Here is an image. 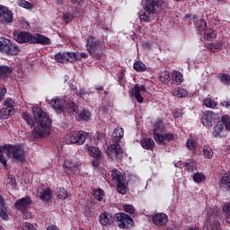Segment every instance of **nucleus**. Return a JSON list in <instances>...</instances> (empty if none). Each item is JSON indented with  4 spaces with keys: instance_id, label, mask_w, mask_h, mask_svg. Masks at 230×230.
Wrapping results in <instances>:
<instances>
[{
    "instance_id": "f257e3e1",
    "label": "nucleus",
    "mask_w": 230,
    "mask_h": 230,
    "mask_svg": "<svg viewBox=\"0 0 230 230\" xmlns=\"http://www.w3.org/2000/svg\"><path fill=\"white\" fill-rule=\"evenodd\" d=\"M32 113L33 116L27 111L23 112L22 119L31 128H33L31 130V137L33 141H35V139H42L49 135V130L51 129V119L40 107H34L32 109ZM35 122L37 123V127H35Z\"/></svg>"
},
{
    "instance_id": "f03ea898",
    "label": "nucleus",
    "mask_w": 230,
    "mask_h": 230,
    "mask_svg": "<svg viewBox=\"0 0 230 230\" xmlns=\"http://www.w3.org/2000/svg\"><path fill=\"white\" fill-rule=\"evenodd\" d=\"M3 152H5L7 157L20 161V163L24 161V149L21 145L5 144L0 146V163L4 168L8 166V161L4 158Z\"/></svg>"
},
{
    "instance_id": "7ed1b4c3",
    "label": "nucleus",
    "mask_w": 230,
    "mask_h": 230,
    "mask_svg": "<svg viewBox=\"0 0 230 230\" xmlns=\"http://www.w3.org/2000/svg\"><path fill=\"white\" fill-rule=\"evenodd\" d=\"M164 1L163 0H145L143 4L144 12L138 13V17L141 22H150L152 21V15L159 13L161 8H163Z\"/></svg>"
},
{
    "instance_id": "20e7f679",
    "label": "nucleus",
    "mask_w": 230,
    "mask_h": 230,
    "mask_svg": "<svg viewBox=\"0 0 230 230\" xmlns=\"http://www.w3.org/2000/svg\"><path fill=\"white\" fill-rule=\"evenodd\" d=\"M86 50L91 57H93L96 60H100L103 55V42L100 39L89 35L86 39Z\"/></svg>"
},
{
    "instance_id": "39448f33",
    "label": "nucleus",
    "mask_w": 230,
    "mask_h": 230,
    "mask_svg": "<svg viewBox=\"0 0 230 230\" xmlns=\"http://www.w3.org/2000/svg\"><path fill=\"white\" fill-rule=\"evenodd\" d=\"M19 46L15 43L12 42L10 40L1 37L0 38V52L4 53L5 55L15 56L19 55Z\"/></svg>"
},
{
    "instance_id": "423d86ee",
    "label": "nucleus",
    "mask_w": 230,
    "mask_h": 230,
    "mask_svg": "<svg viewBox=\"0 0 230 230\" xmlns=\"http://www.w3.org/2000/svg\"><path fill=\"white\" fill-rule=\"evenodd\" d=\"M111 178L117 181V190L120 195H127V185L125 184V176L118 169L111 170Z\"/></svg>"
},
{
    "instance_id": "0eeeda50",
    "label": "nucleus",
    "mask_w": 230,
    "mask_h": 230,
    "mask_svg": "<svg viewBox=\"0 0 230 230\" xmlns=\"http://www.w3.org/2000/svg\"><path fill=\"white\" fill-rule=\"evenodd\" d=\"M115 222H119L118 225L119 229H128L134 227V219L125 213H117L114 216Z\"/></svg>"
},
{
    "instance_id": "6e6552de",
    "label": "nucleus",
    "mask_w": 230,
    "mask_h": 230,
    "mask_svg": "<svg viewBox=\"0 0 230 230\" xmlns=\"http://www.w3.org/2000/svg\"><path fill=\"white\" fill-rule=\"evenodd\" d=\"M15 102L8 98L4 100V107L0 110V119H8L15 112Z\"/></svg>"
},
{
    "instance_id": "1a4fd4ad",
    "label": "nucleus",
    "mask_w": 230,
    "mask_h": 230,
    "mask_svg": "<svg viewBox=\"0 0 230 230\" xmlns=\"http://www.w3.org/2000/svg\"><path fill=\"white\" fill-rule=\"evenodd\" d=\"M87 136L84 131H72L66 138V143L68 145H84Z\"/></svg>"
},
{
    "instance_id": "9d476101",
    "label": "nucleus",
    "mask_w": 230,
    "mask_h": 230,
    "mask_svg": "<svg viewBox=\"0 0 230 230\" xmlns=\"http://www.w3.org/2000/svg\"><path fill=\"white\" fill-rule=\"evenodd\" d=\"M33 34L26 31H13V39L18 44H31Z\"/></svg>"
},
{
    "instance_id": "9b49d317",
    "label": "nucleus",
    "mask_w": 230,
    "mask_h": 230,
    "mask_svg": "<svg viewBox=\"0 0 230 230\" xmlns=\"http://www.w3.org/2000/svg\"><path fill=\"white\" fill-rule=\"evenodd\" d=\"M32 203L31 198L30 196H25L14 202V208L17 211H20L22 215H26Z\"/></svg>"
},
{
    "instance_id": "f8f14e48",
    "label": "nucleus",
    "mask_w": 230,
    "mask_h": 230,
    "mask_svg": "<svg viewBox=\"0 0 230 230\" xmlns=\"http://www.w3.org/2000/svg\"><path fill=\"white\" fill-rule=\"evenodd\" d=\"M0 22L1 24H12L13 22V13L4 5H0Z\"/></svg>"
},
{
    "instance_id": "ddd939ff",
    "label": "nucleus",
    "mask_w": 230,
    "mask_h": 230,
    "mask_svg": "<svg viewBox=\"0 0 230 230\" xmlns=\"http://www.w3.org/2000/svg\"><path fill=\"white\" fill-rule=\"evenodd\" d=\"M151 220L154 226L156 227H163V226H166L168 224V215L165 213H155L151 216Z\"/></svg>"
},
{
    "instance_id": "4468645a",
    "label": "nucleus",
    "mask_w": 230,
    "mask_h": 230,
    "mask_svg": "<svg viewBox=\"0 0 230 230\" xmlns=\"http://www.w3.org/2000/svg\"><path fill=\"white\" fill-rule=\"evenodd\" d=\"M208 222L210 227V230H218L220 227V221H218V213L215 209H210L208 212Z\"/></svg>"
},
{
    "instance_id": "2eb2a0df",
    "label": "nucleus",
    "mask_w": 230,
    "mask_h": 230,
    "mask_svg": "<svg viewBox=\"0 0 230 230\" xmlns=\"http://www.w3.org/2000/svg\"><path fill=\"white\" fill-rule=\"evenodd\" d=\"M121 154H123V149L121 148V146H119V143L113 142L110 144L108 146V155L111 159H119Z\"/></svg>"
},
{
    "instance_id": "dca6fc26",
    "label": "nucleus",
    "mask_w": 230,
    "mask_h": 230,
    "mask_svg": "<svg viewBox=\"0 0 230 230\" xmlns=\"http://www.w3.org/2000/svg\"><path fill=\"white\" fill-rule=\"evenodd\" d=\"M217 121H218V118L213 111H207L201 117V123L204 127H213Z\"/></svg>"
},
{
    "instance_id": "f3484780",
    "label": "nucleus",
    "mask_w": 230,
    "mask_h": 230,
    "mask_svg": "<svg viewBox=\"0 0 230 230\" xmlns=\"http://www.w3.org/2000/svg\"><path fill=\"white\" fill-rule=\"evenodd\" d=\"M154 138L156 143H159V145H167L170 141H173L175 137L172 133L161 135L157 133V131H154Z\"/></svg>"
},
{
    "instance_id": "a211bd4d",
    "label": "nucleus",
    "mask_w": 230,
    "mask_h": 230,
    "mask_svg": "<svg viewBox=\"0 0 230 230\" xmlns=\"http://www.w3.org/2000/svg\"><path fill=\"white\" fill-rule=\"evenodd\" d=\"M64 172L66 175H76L79 173L80 168L78 167V164L73 163L69 160L65 161L63 164Z\"/></svg>"
},
{
    "instance_id": "6ab92c4d",
    "label": "nucleus",
    "mask_w": 230,
    "mask_h": 230,
    "mask_svg": "<svg viewBox=\"0 0 230 230\" xmlns=\"http://www.w3.org/2000/svg\"><path fill=\"white\" fill-rule=\"evenodd\" d=\"M141 93H146V86H145L144 84H135V86L131 89V94L136 98L138 103H143V102H145V99L143 98V95H141Z\"/></svg>"
},
{
    "instance_id": "aec40b11",
    "label": "nucleus",
    "mask_w": 230,
    "mask_h": 230,
    "mask_svg": "<svg viewBox=\"0 0 230 230\" xmlns=\"http://www.w3.org/2000/svg\"><path fill=\"white\" fill-rule=\"evenodd\" d=\"M114 217H112V214L108 212H103L99 216V222L101 226H112L114 224Z\"/></svg>"
},
{
    "instance_id": "412c9836",
    "label": "nucleus",
    "mask_w": 230,
    "mask_h": 230,
    "mask_svg": "<svg viewBox=\"0 0 230 230\" xmlns=\"http://www.w3.org/2000/svg\"><path fill=\"white\" fill-rule=\"evenodd\" d=\"M31 44H41V46H49L51 44V40L49 38L43 36L42 34H32Z\"/></svg>"
},
{
    "instance_id": "4be33fe9",
    "label": "nucleus",
    "mask_w": 230,
    "mask_h": 230,
    "mask_svg": "<svg viewBox=\"0 0 230 230\" xmlns=\"http://www.w3.org/2000/svg\"><path fill=\"white\" fill-rule=\"evenodd\" d=\"M219 190L222 191H230V172H226L219 182Z\"/></svg>"
},
{
    "instance_id": "5701e85b",
    "label": "nucleus",
    "mask_w": 230,
    "mask_h": 230,
    "mask_svg": "<svg viewBox=\"0 0 230 230\" xmlns=\"http://www.w3.org/2000/svg\"><path fill=\"white\" fill-rule=\"evenodd\" d=\"M0 217L3 220H8V205L4 201V198L0 195Z\"/></svg>"
},
{
    "instance_id": "b1692460",
    "label": "nucleus",
    "mask_w": 230,
    "mask_h": 230,
    "mask_svg": "<svg viewBox=\"0 0 230 230\" xmlns=\"http://www.w3.org/2000/svg\"><path fill=\"white\" fill-rule=\"evenodd\" d=\"M50 105L55 111H58V112H64L66 111V101H64V99L52 100Z\"/></svg>"
},
{
    "instance_id": "393cba45",
    "label": "nucleus",
    "mask_w": 230,
    "mask_h": 230,
    "mask_svg": "<svg viewBox=\"0 0 230 230\" xmlns=\"http://www.w3.org/2000/svg\"><path fill=\"white\" fill-rule=\"evenodd\" d=\"M40 199L43 202H49V200L53 199V190H51V188L48 187L43 190V191L40 192Z\"/></svg>"
},
{
    "instance_id": "a878e982",
    "label": "nucleus",
    "mask_w": 230,
    "mask_h": 230,
    "mask_svg": "<svg viewBox=\"0 0 230 230\" xmlns=\"http://www.w3.org/2000/svg\"><path fill=\"white\" fill-rule=\"evenodd\" d=\"M112 136V143H119V141H121V139L123 138V136H125V131L123 130V128L117 127L113 131Z\"/></svg>"
},
{
    "instance_id": "bb28decb",
    "label": "nucleus",
    "mask_w": 230,
    "mask_h": 230,
    "mask_svg": "<svg viewBox=\"0 0 230 230\" xmlns=\"http://www.w3.org/2000/svg\"><path fill=\"white\" fill-rule=\"evenodd\" d=\"M141 146L145 150H154L155 148V142L150 137H146L141 140Z\"/></svg>"
},
{
    "instance_id": "cd10ccee",
    "label": "nucleus",
    "mask_w": 230,
    "mask_h": 230,
    "mask_svg": "<svg viewBox=\"0 0 230 230\" xmlns=\"http://www.w3.org/2000/svg\"><path fill=\"white\" fill-rule=\"evenodd\" d=\"M65 105L68 114H78V105H76L73 101H68L66 103L65 102Z\"/></svg>"
},
{
    "instance_id": "c85d7f7f",
    "label": "nucleus",
    "mask_w": 230,
    "mask_h": 230,
    "mask_svg": "<svg viewBox=\"0 0 230 230\" xmlns=\"http://www.w3.org/2000/svg\"><path fill=\"white\" fill-rule=\"evenodd\" d=\"M224 132V124L222 122L217 121V124L214 127L213 136L214 137H223L224 135L222 134Z\"/></svg>"
},
{
    "instance_id": "c756f323",
    "label": "nucleus",
    "mask_w": 230,
    "mask_h": 230,
    "mask_svg": "<svg viewBox=\"0 0 230 230\" xmlns=\"http://www.w3.org/2000/svg\"><path fill=\"white\" fill-rule=\"evenodd\" d=\"M12 67L8 66H0V78L3 80L8 78L9 75H12Z\"/></svg>"
},
{
    "instance_id": "7c9ffc66",
    "label": "nucleus",
    "mask_w": 230,
    "mask_h": 230,
    "mask_svg": "<svg viewBox=\"0 0 230 230\" xmlns=\"http://www.w3.org/2000/svg\"><path fill=\"white\" fill-rule=\"evenodd\" d=\"M194 24L197 31H206V28H208V22L202 19H197Z\"/></svg>"
},
{
    "instance_id": "2f4dec72",
    "label": "nucleus",
    "mask_w": 230,
    "mask_h": 230,
    "mask_svg": "<svg viewBox=\"0 0 230 230\" xmlns=\"http://www.w3.org/2000/svg\"><path fill=\"white\" fill-rule=\"evenodd\" d=\"M88 153L93 159H100L102 157V150L97 146L89 147Z\"/></svg>"
},
{
    "instance_id": "473e14b6",
    "label": "nucleus",
    "mask_w": 230,
    "mask_h": 230,
    "mask_svg": "<svg viewBox=\"0 0 230 230\" xmlns=\"http://www.w3.org/2000/svg\"><path fill=\"white\" fill-rule=\"evenodd\" d=\"M92 193L95 200H98V202H102L105 198V192L102 189H94Z\"/></svg>"
},
{
    "instance_id": "72a5a7b5",
    "label": "nucleus",
    "mask_w": 230,
    "mask_h": 230,
    "mask_svg": "<svg viewBox=\"0 0 230 230\" xmlns=\"http://www.w3.org/2000/svg\"><path fill=\"white\" fill-rule=\"evenodd\" d=\"M75 118L78 119V121H87L89 118H91V112H89L87 110H84L83 111L76 114Z\"/></svg>"
},
{
    "instance_id": "f704fd0d",
    "label": "nucleus",
    "mask_w": 230,
    "mask_h": 230,
    "mask_svg": "<svg viewBox=\"0 0 230 230\" xmlns=\"http://www.w3.org/2000/svg\"><path fill=\"white\" fill-rule=\"evenodd\" d=\"M133 68L137 73H145L146 71V65L143 61H136L133 65Z\"/></svg>"
},
{
    "instance_id": "c9c22d12",
    "label": "nucleus",
    "mask_w": 230,
    "mask_h": 230,
    "mask_svg": "<svg viewBox=\"0 0 230 230\" xmlns=\"http://www.w3.org/2000/svg\"><path fill=\"white\" fill-rule=\"evenodd\" d=\"M213 148L209 147V146H203V155L205 159H212L213 158Z\"/></svg>"
},
{
    "instance_id": "e433bc0d",
    "label": "nucleus",
    "mask_w": 230,
    "mask_h": 230,
    "mask_svg": "<svg viewBox=\"0 0 230 230\" xmlns=\"http://www.w3.org/2000/svg\"><path fill=\"white\" fill-rule=\"evenodd\" d=\"M217 37V32L213 28L210 29H205V34L204 38L207 39L208 40H211V39H215Z\"/></svg>"
},
{
    "instance_id": "4c0bfd02",
    "label": "nucleus",
    "mask_w": 230,
    "mask_h": 230,
    "mask_svg": "<svg viewBox=\"0 0 230 230\" xmlns=\"http://www.w3.org/2000/svg\"><path fill=\"white\" fill-rule=\"evenodd\" d=\"M54 60L59 64H66L67 58H66V53H58L54 56Z\"/></svg>"
},
{
    "instance_id": "58836bf2",
    "label": "nucleus",
    "mask_w": 230,
    "mask_h": 230,
    "mask_svg": "<svg viewBox=\"0 0 230 230\" xmlns=\"http://www.w3.org/2000/svg\"><path fill=\"white\" fill-rule=\"evenodd\" d=\"M217 78L224 84L225 85H230V75L229 74H219Z\"/></svg>"
},
{
    "instance_id": "ea45409f",
    "label": "nucleus",
    "mask_w": 230,
    "mask_h": 230,
    "mask_svg": "<svg viewBox=\"0 0 230 230\" xmlns=\"http://www.w3.org/2000/svg\"><path fill=\"white\" fill-rule=\"evenodd\" d=\"M204 105H206L208 109H215L217 105H218V102H215V100L211 98H206L203 101Z\"/></svg>"
},
{
    "instance_id": "a19ab883",
    "label": "nucleus",
    "mask_w": 230,
    "mask_h": 230,
    "mask_svg": "<svg viewBox=\"0 0 230 230\" xmlns=\"http://www.w3.org/2000/svg\"><path fill=\"white\" fill-rule=\"evenodd\" d=\"M173 94L178 98H186L188 96V91L184 88H178L173 92Z\"/></svg>"
},
{
    "instance_id": "79ce46f5",
    "label": "nucleus",
    "mask_w": 230,
    "mask_h": 230,
    "mask_svg": "<svg viewBox=\"0 0 230 230\" xmlns=\"http://www.w3.org/2000/svg\"><path fill=\"white\" fill-rule=\"evenodd\" d=\"M221 123L226 130H230V117H229V115H223L221 118Z\"/></svg>"
},
{
    "instance_id": "37998d69",
    "label": "nucleus",
    "mask_w": 230,
    "mask_h": 230,
    "mask_svg": "<svg viewBox=\"0 0 230 230\" xmlns=\"http://www.w3.org/2000/svg\"><path fill=\"white\" fill-rule=\"evenodd\" d=\"M192 179L194 182H203V181H206V175H204L202 172H195Z\"/></svg>"
},
{
    "instance_id": "c03bdc74",
    "label": "nucleus",
    "mask_w": 230,
    "mask_h": 230,
    "mask_svg": "<svg viewBox=\"0 0 230 230\" xmlns=\"http://www.w3.org/2000/svg\"><path fill=\"white\" fill-rule=\"evenodd\" d=\"M122 209L123 211H125V213H128V215H134V213H136V208L131 204H124L122 206Z\"/></svg>"
},
{
    "instance_id": "a18cd8bd",
    "label": "nucleus",
    "mask_w": 230,
    "mask_h": 230,
    "mask_svg": "<svg viewBox=\"0 0 230 230\" xmlns=\"http://www.w3.org/2000/svg\"><path fill=\"white\" fill-rule=\"evenodd\" d=\"M197 140L193 138H189L186 143V146L189 150L195 151L197 148Z\"/></svg>"
},
{
    "instance_id": "49530a36",
    "label": "nucleus",
    "mask_w": 230,
    "mask_h": 230,
    "mask_svg": "<svg viewBox=\"0 0 230 230\" xmlns=\"http://www.w3.org/2000/svg\"><path fill=\"white\" fill-rule=\"evenodd\" d=\"M6 185L11 186V188H15L17 186V181L15 180V177L13 175H9L6 179Z\"/></svg>"
},
{
    "instance_id": "de8ad7c7",
    "label": "nucleus",
    "mask_w": 230,
    "mask_h": 230,
    "mask_svg": "<svg viewBox=\"0 0 230 230\" xmlns=\"http://www.w3.org/2000/svg\"><path fill=\"white\" fill-rule=\"evenodd\" d=\"M18 4L19 6H22V8H26V10H31V8H33L31 3L26 0H19Z\"/></svg>"
},
{
    "instance_id": "09e8293b",
    "label": "nucleus",
    "mask_w": 230,
    "mask_h": 230,
    "mask_svg": "<svg viewBox=\"0 0 230 230\" xmlns=\"http://www.w3.org/2000/svg\"><path fill=\"white\" fill-rule=\"evenodd\" d=\"M154 127H155L154 132H155V130H160L161 132H163V130H164V121L161 119L156 120Z\"/></svg>"
},
{
    "instance_id": "8fccbe9b",
    "label": "nucleus",
    "mask_w": 230,
    "mask_h": 230,
    "mask_svg": "<svg viewBox=\"0 0 230 230\" xmlns=\"http://www.w3.org/2000/svg\"><path fill=\"white\" fill-rule=\"evenodd\" d=\"M183 168L186 172H193V169L195 168V162H186L183 164Z\"/></svg>"
},
{
    "instance_id": "3c124183",
    "label": "nucleus",
    "mask_w": 230,
    "mask_h": 230,
    "mask_svg": "<svg viewBox=\"0 0 230 230\" xmlns=\"http://www.w3.org/2000/svg\"><path fill=\"white\" fill-rule=\"evenodd\" d=\"M222 49V42L211 43L208 46V49H210V51H212V53H215V51H217V49Z\"/></svg>"
},
{
    "instance_id": "603ef678",
    "label": "nucleus",
    "mask_w": 230,
    "mask_h": 230,
    "mask_svg": "<svg viewBox=\"0 0 230 230\" xmlns=\"http://www.w3.org/2000/svg\"><path fill=\"white\" fill-rule=\"evenodd\" d=\"M58 197L61 200H65V199H67V190H66L65 188H60Z\"/></svg>"
},
{
    "instance_id": "864d4df0",
    "label": "nucleus",
    "mask_w": 230,
    "mask_h": 230,
    "mask_svg": "<svg viewBox=\"0 0 230 230\" xmlns=\"http://www.w3.org/2000/svg\"><path fill=\"white\" fill-rule=\"evenodd\" d=\"M160 82L164 84H168V82H170V74L168 72L162 74L160 76Z\"/></svg>"
},
{
    "instance_id": "5fc2aeb1",
    "label": "nucleus",
    "mask_w": 230,
    "mask_h": 230,
    "mask_svg": "<svg viewBox=\"0 0 230 230\" xmlns=\"http://www.w3.org/2000/svg\"><path fill=\"white\" fill-rule=\"evenodd\" d=\"M172 80L175 82L178 85L180 84H182V75L181 73H175L172 75Z\"/></svg>"
},
{
    "instance_id": "6e6d98bb",
    "label": "nucleus",
    "mask_w": 230,
    "mask_h": 230,
    "mask_svg": "<svg viewBox=\"0 0 230 230\" xmlns=\"http://www.w3.org/2000/svg\"><path fill=\"white\" fill-rule=\"evenodd\" d=\"M65 55L66 58V62H69V60H77L76 52H66Z\"/></svg>"
},
{
    "instance_id": "4d7b16f0",
    "label": "nucleus",
    "mask_w": 230,
    "mask_h": 230,
    "mask_svg": "<svg viewBox=\"0 0 230 230\" xmlns=\"http://www.w3.org/2000/svg\"><path fill=\"white\" fill-rule=\"evenodd\" d=\"M85 94H87V90L81 88L79 89V91L77 90L75 95L78 96V98H80L81 100L84 99Z\"/></svg>"
},
{
    "instance_id": "13d9d810",
    "label": "nucleus",
    "mask_w": 230,
    "mask_h": 230,
    "mask_svg": "<svg viewBox=\"0 0 230 230\" xmlns=\"http://www.w3.org/2000/svg\"><path fill=\"white\" fill-rule=\"evenodd\" d=\"M76 60H82V58H87L89 55L85 52H75Z\"/></svg>"
},
{
    "instance_id": "bf43d9fd",
    "label": "nucleus",
    "mask_w": 230,
    "mask_h": 230,
    "mask_svg": "<svg viewBox=\"0 0 230 230\" xmlns=\"http://www.w3.org/2000/svg\"><path fill=\"white\" fill-rule=\"evenodd\" d=\"M73 19H75V15L73 13L64 14V20L66 21V22H71V21H73Z\"/></svg>"
},
{
    "instance_id": "052dcab7",
    "label": "nucleus",
    "mask_w": 230,
    "mask_h": 230,
    "mask_svg": "<svg viewBox=\"0 0 230 230\" xmlns=\"http://www.w3.org/2000/svg\"><path fill=\"white\" fill-rule=\"evenodd\" d=\"M222 210L225 215H230V203L225 204L222 208Z\"/></svg>"
},
{
    "instance_id": "680f3d73",
    "label": "nucleus",
    "mask_w": 230,
    "mask_h": 230,
    "mask_svg": "<svg viewBox=\"0 0 230 230\" xmlns=\"http://www.w3.org/2000/svg\"><path fill=\"white\" fill-rule=\"evenodd\" d=\"M4 94H6V88L0 87V102L4 99Z\"/></svg>"
},
{
    "instance_id": "e2e57ef3",
    "label": "nucleus",
    "mask_w": 230,
    "mask_h": 230,
    "mask_svg": "<svg viewBox=\"0 0 230 230\" xmlns=\"http://www.w3.org/2000/svg\"><path fill=\"white\" fill-rule=\"evenodd\" d=\"M100 158H94L93 161H92V164L93 166H94L95 168H98V166H100V161L98 160Z\"/></svg>"
},
{
    "instance_id": "0e129e2a",
    "label": "nucleus",
    "mask_w": 230,
    "mask_h": 230,
    "mask_svg": "<svg viewBox=\"0 0 230 230\" xmlns=\"http://www.w3.org/2000/svg\"><path fill=\"white\" fill-rule=\"evenodd\" d=\"M175 168H184V163L182 161H178L177 163L174 164Z\"/></svg>"
},
{
    "instance_id": "69168bd1",
    "label": "nucleus",
    "mask_w": 230,
    "mask_h": 230,
    "mask_svg": "<svg viewBox=\"0 0 230 230\" xmlns=\"http://www.w3.org/2000/svg\"><path fill=\"white\" fill-rule=\"evenodd\" d=\"M167 230H179V226L172 223L167 227Z\"/></svg>"
},
{
    "instance_id": "338daca9",
    "label": "nucleus",
    "mask_w": 230,
    "mask_h": 230,
    "mask_svg": "<svg viewBox=\"0 0 230 230\" xmlns=\"http://www.w3.org/2000/svg\"><path fill=\"white\" fill-rule=\"evenodd\" d=\"M23 230H33V225L28 223L23 226Z\"/></svg>"
},
{
    "instance_id": "774afa93",
    "label": "nucleus",
    "mask_w": 230,
    "mask_h": 230,
    "mask_svg": "<svg viewBox=\"0 0 230 230\" xmlns=\"http://www.w3.org/2000/svg\"><path fill=\"white\" fill-rule=\"evenodd\" d=\"M47 230H60V229H58V226L52 225L50 226H48Z\"/></svg>"
}]
</instances>
